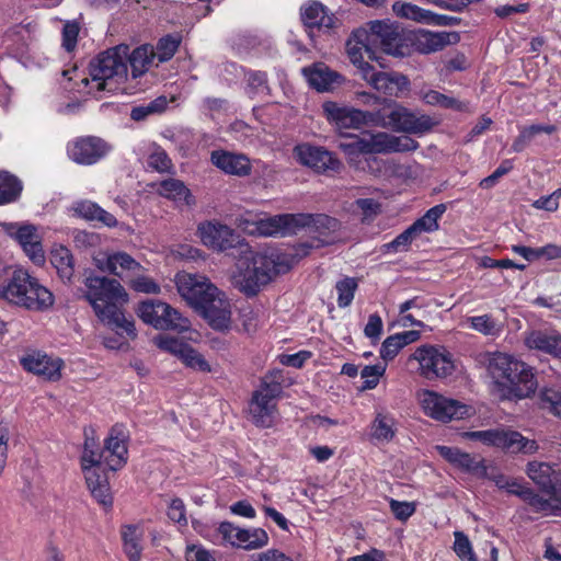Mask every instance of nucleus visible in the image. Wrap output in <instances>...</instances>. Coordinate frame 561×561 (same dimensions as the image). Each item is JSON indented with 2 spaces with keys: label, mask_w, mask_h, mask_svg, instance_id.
<instances>
[{
  "label": "nucleus",
  "mask_w": 561,
  "mask_h": 561,
  "mask_svg": "<svg viewBox=\"0 0 561 561\" xmlns=\"http://www.w3.org/2000/svg\"><path fill=\"white\" fill-rule=\"evenodd\" d=\"M0 296L32 311L47 310L55 301L51 291L23 268L14 270L8 283L0 286Z\"/></svg>",
  "instance_id": "obj_4"
},
{
  "label": "nucleus",
  "mask_w": 561,
  "mask_h": 561,
  "mask_svg": "<svg viewBox=\"0 0 561 561\" xmlns=\"http://www.w3.org/2000/svg\"><path fill=\"white\" fill-rule=\"evenodd\" d=\"M21 191L22 184L14 175L0 171V205L16 201Z\"/></svg>",
  "instance_id": "obj_43"
},
{
  "label": "nucleus",
  "mask_w": 561,
  "mask_h": 561,
  "mask_svg": "<svg viewBox=\"0 0 561 561\" xmlns=\"http://www.w3.org/2000/svg\"><path fill=\"white\" fill-rule=\"evenodd\" d=\"M419 236L413 229L412 226L407 228L403 232L398 234L391 242L386 243L383 245V251L389 252H400V251H407L409 245L412 243L414 239H416Z\"/></svg>",
  "instance_id": "obj_53"
},
{
  "label": "nucleus",
  "mask_w": 561,
  "mask_h": 561,
  "mask_svg": "<svg viewBox=\"0 0 561 561\" xmlns=\"http://www.w3.org/2000/svg\"><path fill=\"white\" fill-rule=\"evenodd\" d=\"M211 163L229 175L244 178L251 174L252 164L243 153H234L226 150H215L210 156Z\"/></svg>",
  "instance_id": "obj_27"
},
{
  "label": "nucleus",
  "mask_w": 561,
  "mask_h": 561,
  "mask_svg": "<svg viewBox=\"0 0 561 561\" xmlns=\"http://www.w3.org/2000/svg\"><path fill=\"white\" fill-rule=\"evenodd\" d=\"M300 217H297V214H282L271 216L264 219H260L255 224V230L260 236L264 237H275V236H290L297 233V220Z\"/></svg>",
  "instance_id": "obj_28"
},
{
  "label": "nucleus",
  "mask_w": 561,
  "mask_h": 561,
  "mask_svg": "<svg viewBox=\"0 0 561 561\" xmlns=\"http://www.w3.org/2000/svg\"><path fill=\"white\" fill-rule=\"evenodd\" d=\"M469 322L472 329L484 335L493 334L495 330V322L489 314L471 317L469 318Z\"/></svg>",
  "instance_id": "obj_63"
},
{
  "label": "nucleus",
  "mask_w": 561,
  "mask_h": 561,
  "mask_svg": "<svg viewBox=\"0 0 561 561\" xmlns=\"http://www.w3.org/2000/svg\"><path fill=\"white\" fill-rule=\"evenodd\" d=\"M127 438L123 425L116 424L111 428L101 450L102 465H105L112 471L119 470L126 465L128 456Z\"/></svg>",
  "instance_id": "obj_19"
},
{
  "label": "nucleus",
  "mask_w": 561,
  "mask_h": 561,
  "mask_svg": "<svg viewBox=\"0 0 561 561\" xmlns=\"http://www.w3.org/2000/svg\"><path fill=\"white\" fill-rule=\"evenodd\" d=\"M561 197V188L556 190L548 196H542L534 202L533 206L537 209L547 211H556L559 207V199Z\"/></svg>",
  "instance_id": "obj_64"
},
{
  "label": "nucleus",
  "mask_w": 561,
  "mask_h": 561,
  "mask_svg": "<svg viewBox=\"0 0 561 561\" xmlns=\"http://www.w3.org/2000/svg\"><path fill=\"white\" fill-rule=\"evenodd\" d=\"M322 111L330 124L336 128H358L364 124L375 122V114L327 101L322 104Z\"/></svg>",
  "instance_id": "obj_18"
},
{
  "label": "nucleus",
  "mask_w": 561,
  "mask_h": 561,
  "mask_svg": "<svg viewBox=\"0 0 561 561\" xmlns=\"http://www.w3.org/2000/svg\"><path fill=\"white\" fill-rule=\"evenodd\" d=\"M293 154L301 165L317 173L339 172L342 167L341 161L331 151L308 142L295 146Z\"/></svg>",
  "instance_id": "obj_15"
},
{
  "label": "nucleus",
  "mask_w": 561,
  "mask_h": 561,
  "mask_svg": "<svg viewBox=\"0 0 561 561\" xmlns=\"http://www.w3.org/2000/svg\"><path fill=\"white\" fill-rule=\"evenodd\" d=\"M237 548L256 550L268 545L270 537L263 528H240Z\"/></svg>",
  "instance_id": "obj_39"
},
{
  "label": "nucleus",
  "mask_w": 561,
  "mask_h": 561,
  "mask_svg": "<svg viewBox=\"0 0 561 561\" xmlns=\"http://www.w3.org/2000/svg\"><path fill=\"white\" fill-rule=\"evenodd\" d=\"M421 403L428 416L440 422L461 420L469 414L466 404L430 390L423 392Z\"/></svg>",
  "instance_id": "obj_13"
},
{
  "label": "nucleus",
  "mask_w": 561,
  "mask_h": 561,
  "mask_svg": "<svg viewBox=\"0 0 561 561\" xmlns=\"http://www.w3.org/2000/svg\"><path fill=\"white\" fill-rule=\"evenodd\" d=\"M112 146L96 136H81L67 145L68 158L77 164L92 165L104 159Z\"/></svg>",
  "instance_id": "obj_12"
},
{
  "label": "nucleus",
  "mask_w": 561,
  "mask_h": 561,
  "mask_svg": "<svg viewBox=\"0 0 561 561\" xmlns=\"http://www.w3.org/2000/svg\"><path fill=\"white\" fill-rule=\"evenodd\" d=\"M436 449L438 454L449 463L479 478V474L484 466L483 459L461 451L457 447L436 446Z\"/></svg>",
  "instance_id": "obj_31"
},
{
  "label": "nucleus",
  "mask_w": 561,
  "mask_h": 561,
  "mask_svg": "<svg viewBox=\"0 0 561 561\" xmlns=\"http://www.w3.org/2000/svg\"><path fill=\"white\" fill-rule=\"evenodd\" d=\"M386 367L381 364L365 366L360 371L364 379L363 389H374L378 385L379 378L385 374Z\"/></svg>",
  "instance_id": "obj_60"
},
{
  "label": "nucleus",
  "mask_w": 561,
  "mask_h": 561,
  "mask_svg": "<svg viewBox=\"0 0 561 561\" xmlns=\"http://www.w3.org/2000/svg\"><path fill=\"white\" fill-rule=\"evenodd\" d=\"M175 285L180 296L196 311L209 296L217 293V287L205 276L185 272L175 275Z\"/></svg>",
  "instance_id": "obj_14"
},
{
  "label": "nucleus",
  "mask_w": 561,
  "mask_h": 561,
  "mask_svg": "<svg viewBox=\"0 0 561 561\" xmlns=\"http://www.w3.org/2000/svg\"><path fill=\"white\" fill-rule=\"evenodd\" d=\"M410 359L419 363V373L427 380L447 378L455 370L453 355L443 346L421 345Z\"/></svg>",
  "instance_id": "obj_8"
},
{
  "label": "nucleus",
  "mask_w": 561,
  "mask_h": 561,
  "mask_svg": "<svg viewBox=\"0 0 561 561\" xmlns=\"http://www.w3.org/2000/svg\"><path fill=\"white\" fill-rule=\"evenodd\" d=\"M454 551L461 561H478L471 542L462 531H455Z\"/></svg>",
  "instance_id": "obj_54"
},
{
  "label": "nucleus",
  "mask_w": 561,
  "mask_h": 561,
  "mask_svg": "<svg viewBox=\"0 0 561 561\" xmlns=\"http://www.w3.org/2000/svg\"><path fill=\"white\" fill-rule=\"evenodd\" d=\"M22 367L49 381H57L61 378L64 360L53 357L41 351H32L20 358Z\"/></svg>",
  "instance_id": "obj_22"
},
{
  "label": "nucleus",
  "mask_w": 561,
  "mask_h": 561,
  "mask_svg": "<svg viewBox=\"0 0 561 561\" xmlns=\"http://www.w3.org/2000/svg\"><path fill=\"white\" fill-rule=\"evenodd\" d=\"M363 50L370 54L368 45L364 44L362 41H358L355 44H353L352 41L347 42L348 58L351 62L358 68L360 76L364 75V66L370 65L363 59Z\"/></svg>",
  "instance_id": "obj_55"
},
{
  "label": "nucleus",
  "mask_w": 561,
  "mask_h": 561,
  "mask_svg": "<svg viewBox=\"0 0 561 561\" xmlns=\"http://www.w3.org/2000/svg\"><path fill=\"white\" fill-rule=\"evenodd\" d=\"M198 232L206 247L220 252L237 249L239 253L241 244L245 243L230 227L218 222L201 224Z\"/></svg>",
  "instance_id": "obj_17"
},
{
  "label": "nucleus",
  "mask_w": 561,
  "mask_h": 561,
  "mask_svg": "<svg viewBox=\"0 0 561 561\" xmlns=\"http://www.w3.org/2000/svg\"><path fill=\"white\" fill-rule=\"evenodd\" d=\"M84 285L87 290L82 297L89 301L99 320L118 334L122 331L131 340L136 339L134 320L126 318L122 310L128 295L121 283L105 276L90 275L85 277Z\"/></svg>",
  "instance_id": "obj_1"
},
{
  "label": "nucleus",
  "mask_w": 561,
  "mask_h": 561,
  "mask_svg": "<svg viewBox=\"0 0 561 561\" xmlns=\"http://www.w3.org/2000/svg\"><path fill=\"white\" fill-rule=\"evenodd\" d=\"M168 106V100L165 96H158L147 104L135 106L130 111V118L136 122L146 119L149 115L160 114Z\"/></svg>",
  "instance_id": "obj_46"
},
{
  "label": "nucleus",
  "mask_w": 561,
  "mask_h": 561,
  "mask_svg": "<svg viewBox=\"0 0 561 561\" xmlns=\"http://www.w3.org/2000/svg\"><path fill=\"white\" fill-rule=\"evenodd\" d=\"M101 465L82 467L87 485L92 496L104 507H111L113 497L110 492V483L106 474L100 471Z\"/></svg>",
  "instance_id": "obj_30"
},
{
  "label": "nucleus",
  "mask_w": 561,
  "mask_h": 561,
  "mask_svg": "<svg viewBox=\"0 0 561 561\" xmlns=\"http://www.w3.org/2000/svg\"><path fill=\"white\" fill-rule=\"evenodd\" d=\"M153 343L157 347L162 351H165L170 354L178 356L180 359L183 356L185 350L188 344L179 340L178 337H173L167 334H159L153 339Z\"/></svg>",
  "instance_id": "obj_51"
},
{
  "label": "nucleus",
  "mask_w": 561,
  "mask_h": 561,
  "mask_svg": "<svg viewBox=\"0 0 561 561\" xmlns=\"http://www.w3.org/2000/svg\"><path fill=\"white\" fill-rule=\"evenodd\" d=\"M460 41L457 32H432L427 30L410 31V55L417 51L423 55L443 50L448 45Z\"/></svg>",
  "instance_id": "obj_16"
},
{
  "label": "nucleus",
  "mask_w": 561,
  "mask_h": 561,
  "mask_svg": "<svg viewBox=\"0 0 561 561\" xmlns=\"http://www.w3.org/2000/svg\"><path fill=\"white\" fill-rule=\"evenodd\" d=\"M323 242L324 241H321V242H318L317 244H314L313 242H301V243H298L297 245L293 247L287 253H284V254L275 253V254L280 257L282 262L287 263L289 265L288 266V270H289L295 263H297L299 260L307 256L312 249L319 248L321 245V243H323Z\"/></svg>",
  "instance_id": "obj_49"
},
{
  "label": "nucleus",
  "mask_w": 561,
  "mask_h": 561,
  "mask_svg": "<svg viewBox=\"0 0 561 561\" xmlns=\"http://www.w3.org/2000/svg\"><path fill=\"white\" fill-rule=\"evenodd\" d=\"M300 19L309 36H314V31L329 33L337 26L339 20L319 1H309L300 8Z\"/></svg>",
  "instance_id": "obj_20"
},
{
  "label": "nucleus",
  "mask_w": 561,
  "mask_h": 561,
  "mask_svg": "<svg viewBox=\"0 0 561 561\" xmlns=\"http://www.w3.org/2000/svg\"><path fill=\"white\" fill-rule=\"evenodd\" d=\"M526 473L542 492L561 503V470L554 469L548 462L529 461Z\"/></svg>",
  "instance_id": "obj_21"
},
{
  "label": "nucleus",
  "mask_w": 561,
  "mask_h": 561,
  "mask_svg": "<svg viewBox=\"0 0 561 561\" xmlns=\"http://www.w3.org/2000/svg\"><path fill=\"white\" fill-rule=\"evenodd\" d=\"M153 57L152 49L147 46L137 47L131 53L128 51L127 65H130L131 77L136 79L147 72Z\"/></svg>",
  "instance_id": "obj_42"
},
{
  "label": "nucleus",
  "mask_w": 561,
  "mask_h": 561,
  "mask_svg": "<svg viewBox=\"0 0 561 561\" xmlns=\"http://www.w3.org/2000/svg\"><path fill=\"white\" fill-rule=\"evenodd\" d=\"M423 101L433 106H439L443 108H453L457 111H463L466 108V104L460 102L459 100L443 94L436 90H430L423 94Z\"/></svg>",
  "instance_id": "obj_47"
},
{
  "label": "nucleus",
  "mask_w": 561,
  "mask_h": 561,
  "mask_svg": "<svg viewBox=\"0 0 561 561\" xmlns=\"http://www.w3.org/2000/svg\"><path fill=\"white\" fill-rule=\"evenodd\" d=\"M368 27V39L375 44L378 43L386 54L398 58L410 56V31L389 20L371 21Z\"/></svg>",
  "instance_id": "obj_7"
},
{
  "label": "nucleus",
  "mask_w": 561,
  "mask_h": 561,
  "mask_svg": "<svg viewBox=\"0 0 561 561\" xmlns=\"http://www.w3.org/2000/svg\"><path fill=\"white\" fill-rule=\"evenodd\" d=\"M393 12L404 19H409L415 22L425 23L427 10L420 8L412 3L396 2L392 5Z\"/></svg>",
  "instance_id": "obj_52"
},
{
  "label": "nucleus",
  "mask_w": 561,
  "mask_h": 561,
  "mask_svg": "<svg viewBox=\"0 0 561 561\" xmlns=\"http://www.w3.org/2000/svg\"><path fill=\"white\" fill-rule=\"evenodd\" d=\"M158 193L174 202H182L187 206L195 205L196 201L190 188L184 184L183 181L178 179H167L160 182Z\"/></svg>",
  "instance_id": "obj_34"
},
{
  "label": "nucleus",
  "mask_w": 561,
  "mask_h": 561,
  "mask_svg": "<svg viewBox=\"0 0 561 561\" xmlns=\"http://www.w3.org/2000/svg\"><path fill=\"white\" fill-rule=\"evenodd\" d=\"M375 125H380L382 127H390L393 130L412 133V134H422L432 128V119L428 116H420L416 117L414 114L409 112L405 107L400 105H393L389 113L383 114H375V122H371Z\"/></svg>",
  "instance_id": "obj_11"
},
{
  "label": "nucleus",
  "mask_w": 561,
  "mask_h": 561,
  "mask_svg": "<svg viewBox=\"0 0 561 561\" xmlns=\"http://www.w3.org/2000/svg\"><path fill=\"white\" fill-rule=\"evenodd\" d=\"M140 319L158 330L187 331L191 327L188 319L170 305L160 300L142 301L138 307Z\"/></svg>",
  "instance_id": "obj_10"
},
{
  "label": "nucleus",
  "mask_w": 561,
  "mask_h": 561,
  "mask_svg": "<svg viewBox=\"0 0 561 561\" xmlns=\"http://www.w3.org/2000/svg\"><path fill=\"white\" fill-rule=\"evenodd\" d=\"M148 165L160 173L170 172L173 168L168 153L161 148H157L150 153L148 157Z\"/></svg>",
  "instance_id": "obj_56"
},
{
  "label": "nucleus",
  "mask_w": 561,
  "mask_h": 561,
  "mask_svg": "<svg viewBox=\"0 0 561 561\" xmlns=\"http://www.w3.org/2000/svg\"><path fill=\"white\" fill-rule=\"evenodd\" d=\"M124 540V550L130 561H139L142 548L140 546V535L135 526H126L122 533Z\"/></svg>",
  "instance_id": "obj_45"
},
{
  "label": "nucleus",
  "mask_w": 561,
  "mask_h": 561,
  "mask_svg": "<svg viewBox=\"0 0 561 561\" xmlns=\"http://www.w3.org/2000/svg\"><path fill=\"white\" fill-rule=\"evenodd\" d=\"M362 78L375 90L388 95L398 96L399 93L409 90L410 80L399 72L377 71L371 65L364 66Z\"/></svg>",
  "instance_id": "obj_23"
},
{
  "label": "nucleus",
  "mask_w": 561,
  "mask_h": 561,
  "mask_svg": "<svg viewBox=\"0 0 561 561\" xmlns=\"http://www.w3.org/2000/svg\"><path fill=\"white\" fill-rule=\"evenodd\" d=\"M128 46L117 45L91 60L90 77L98 91H116L128 76Z\"/></svg>",
  "instance_id": "obj_6"
},
{
  "label": "nucleus",
  "mask_w": 561,
  "mask_h": 561,
  "mask_svg": "<svg viewBox=\"0 0 561 561\" xmlns=\"http://www.w3.org/2000/svg\"><path fill=\"white\" fill-rule=\"evenodd\" d=\"M297 217H300L297 222V232L302 228H310L321 236H327L340 228V222L335 218L324 214H297Z\"/></svg>",
  "instance_id": "obj_33"
},
{
  "label": "nucleus",
  "mask_w": 561,
  "mask_h": 561,
  "mask_svg": "<svg viewBox=\"0 0 561 561\" xmlns=\"http://www.w3.org/2000/svg\"><path fill=\"white\" fill-rule=\"evenodd\" d=\"M337 296V305L340 308L348 307L353 299L355 291L357 289V282L353 277H344L339 280L335 285Z\"/></svg>",
  "instance_id": "obj_50"
},
{
  "label": "nucleus",
  "mask_w": 561,
  "mask_h": 561,
  "mask_svg": "<svg viewBox=\"0 0 561 561\" xmlns=\"http://www.w3.org/2000/svg\"><path fill=\"white\" fill-rule=\"evenodd\" d=\"M394 425L392 416L378 413L371 425V436L379 442H390L396 435Z\"/></svg>",
  "instance_id": "obj_44"
},
{
  "label": "nucleus",
  "mask_w": 561,
  "mask_h": 561,
  "mask_svg": "<svg viewBox=\"0 0 561 561\" xmlns=\"http://www.w3.org/2000/svg\"><path fill=\"white\" fill-rule=\"evenodd\" d=\"M516 496L522 499L531 512L541 516L556 515L561 510V503L554 501L552 495L549 499H545L526 483L523 484Z\"/></svg>",
  "instance_id": "obj_32"
},
{
  "label": "nucleus",
  "mask_w": 561,
  "mask_h": 561,
  "mask_svg": "<svg viewBox=\"0 0 561 561\" xmlns=\"http://www.w3.org/2000/svg\"><path fill=\"white\" fill-rule=\"evenodd\" d=\"M179 44V41L171 36L161 38L157 45V56L159 61L163 62L171 59L178 50Z\"/></svg>",
  "instance_id": "obj_61"
},
{
  "label": "nucleus",
  "mask_w": 561,
  "mask_h": 561,
  "mask_svg": "<svg viewBox=\"0 0 561 561\" xmlns=\"http://www.w3.org/2000/svg\"><path fill=\"white\" fill-rule=\"evenodd\" d=\"M479 478H485L492 481L499 489L505 490L510 494L517 495L523 486V482L515 478H510L495 468L489 469L483 466Z\"/></svg>",
  "instance_id": "obj_41"
},
{
  "label": "nucleus",
  "mask_w": 561,
  "mask_h": 561,
  "mask_svg": "<svg viewBox=\"0 0 561 561\" xmlns=\"http://www.w3.org/2000/svg\"><path fill=\"white\" fill-rule=\"evenodd\" d=\"M181 360L188 367L199 371H210V366L202 354L190 345L185 350Z\"/></svg>",
  "instance_id": "obj_58"
},
{
  "label": "nucleus",
  "mask_w": 561,
  "mask_h": 561,
  "mask_svg": "<svg viewBox=\"0 0 561 561\" xmlns=\"http://www.w3.org/2000/svg\"><path fill=\"white\" fill-rule=\"evenodd\" d=\"M539 449L535 439L523 436L519 432L505 430L502 450L510 454L533 455Z\"/></svg>",
  "instance_id": "obj_35"
},
{
  "label": "nucleus",
  "mask_w": 561,
  "mask_h": 561,
  "mask_svg": "<svg viewBox=\"0 0 561 561\" xmlns=\"http://www.w3.org/2000/svg\"><path fill=\"white\" fill-rule=\"evenodd\" d=\"M288 266L278 255L255 252L248 243H242L231 282L242 294L252 297L275 275L286 273Z\"/></svg>",
  "instance_id": "obj_2"
},
{
  "label": "nucleus",
  "mask_w": 561,
  "mask_h": 561,
  "mask_svg": "<svg viewBox=\"0 0 561 561\" xmlns=\"http://www.w3.org/2000/svg\"><path fill=\"white\" fill-rule=\"evenodd\" d=\"M541 408L561 419V393L547 389L540 396Z\"/></svg>",
  "instance_id": "obj_57"
},
{
  "label": "nucleus",
  "mask_w": 561,
  "mask_h": 561,
  "mask_svg": "<svg viewBox=\"0 0 561 561\" xmlns=\"http://www.w3.org/2000/svg\"><path fill=\"white\" fill-rule=\"evenodd\" d=\"M50 262L61 280L64 283H70L75 273L71 252L65 247H59L51 251Z\"/></svg>",
  "instance_id": "obj_38"
},
{
  "label": "nucleus",
  "mask_w": 561,
  "mask_h": 561,
  "mask_svg": "<svg viewBox=\"0 0 561 561\" xmlns=\"http://www.w3.org/2000/svg\"><path fill=\"white\" fill-rule=\"evenodd\" d=\"M505 428H491L484 431L467 432L465 436L471 440H479L486 446L502 449Z\"/></svg>",
  "instance_id": "obj_48"
},
{
  "label": "nucleus",
  "mask_w": 561,
  "mask_h": 561,
  "mask_svg": "<svg viewBox=\"0 0 561 561\" xmlns=\"http://www.w3.org/2000/svg\"><path fill=\"white\" fill-rule=\"evenodd\" d=\"M524 343L528 350L561 359V334L556 330L528 331L524 335Z\"/></svg>",
  "instance_id": "obj_26"
},
{
  "label": "nucleus",
  "mask_w": 561,
  "mask_h": 561,
  "mask_svg": "<svg viewBox=\"0 0 561 561\" xmlns=\"http://www.w3.org/2000/svg\"><path fill=\"white\" fill-rule=\"evenodd\" d=\"M75 210L80 217L91 221H99L107 227H114L117 224L116 218L111 213L89 201L78 203Z\"/></svg>",
  "instance_id": "obj_37"
},
{
  "label": "nucleus",
  "mask_w": 561,
  "mask_h": 561,
  "mask_svg": "<svg viewBox=\"0 0 561 561\" xmlns=\"http://www.w3.org/2000/svg\"><path fill=\"white\" fill-rule=\"evenodd\" d=\"M102 465V455L98 450V444L93 438H85L84 449L81 456V467Z\"/></svg>",
  "instance_id": "obj_59"
},
{
  "label": "nucleus",
  "mask_w": 561,
  "mask_h": 561,
  "mask_svg": "<svg viewBox=\"0 0 561 561\" xmlns=\"http://www.w3.org/2000/svg\"><path fill=\"white\" fill-rule=\"evenodd\" d=\"M301 71L309 85L318 92H331L344 82V77L324 62H314Z\"/></svg>",
  "instance_id": "obj_25"
},
{
  "label": "nucleus",
  "mask_w": 561,
  "mask_h": 561,
  "mask_svg": "<svg viewBox=\"0 0 561 561\" xmlns=\"http://www.w3.org/2000/svg\"><path fill=\"white\" fill-rule=\"evenodd\" d=\"M197 312L202 314L209 325L219 331L227 330L231 323V307L229 300L217 288V293L209 296Z\"/></svg>",
  "instance_id": "obj_24"
},
{
  "label": "nucleus",
  "mask_w": 561,
  "mask_h": 561,
  "mask_svg": "<svg viewBox=\"0 0 561 561\" xmlns=\"http://www.w3.org/2000/svg\"><path fill=\"white\" fill-rule=\"evenodd\" d=\"M14 238L33 263L41 265L45 262V252L42 245V238L38 234L37 228L35 226H19L14 232Z\"/></svg>",
  "instance_id": "obj_29"
},
{
  "label": "nucleus",
  "mask_w": 561,
  "mask_h": 561,
  "mask_svg": "<svg viewBox=\"0 0 561 561\" xmlns=\"http://www.w3.org/2000/svg\"><path fill=\"white\" fill-rule=\"evenodd\" d=\"M239 530L240 527L233 525L230 522L220 523L218 527V535L221 538V543L230 545L237 548L236 541H239V534H237Z\"/></svg>",
  "instance_id": "obj_62"
},
{
  "label": "nucleus",
  "mask_w": 561,
  "mask_h": 561,
  "mask_svg": "<svg viewBox=\"0 0 561 561\" xmlns=\"http://www.w3.org/2000/svg\"><path fill=\"white\" fill-rule=\"evenodd\" d=\"M446 210V204H437L430 208L421 218L415 220L411 226L413 227L417 236H420L423 232H434L438 230V220L442 218Z\"/></svg>",
  "instance_id": "obj_40"
},
{
  "label": "nucleus",
  "mask_w": 561,
  "mask_h": 561,
  "mask_svg": "<svg viewBox=\"0 0 561 561\" xmlns=\"http://www.w3.org/2000/svg\"><path fill=\"white\" fill-rule=\"evenodd\" d=\"M489 370L493 378L504 380V382H497L499 386L504 387V398H527L537 389L533 368L505 353H496L492 356Z\"/></svg>",
  "instance_id": "obj_3"
},
{
  "label": "nucleus",
  "mask_w": 561,
  "mask_h": 561,
  "mask_svg": "<svg viewBox=\"0 0 561 561\" xmlns=\"http://www.w3.org/2000/svg\"><path fill=\"white\" fill-rule=\"evenodd\" d=\"M98 266L106 272L122 277L126 271H136L140 268V264L125 252H116L104 259L98 260Z\"/></svg>",
  "instance_id": "obj_36"
},
{
  "label": "nucleus",
  "mask_w": 561,
  "mask_h": 561,
  "mask_svg": "<svg viewBox=\"0 0 561 561\" xmlns=\"http://www.w3.org/2000/svg\"><path fill=\"white\" fill-rule=\"evenodd\" d=\"M346 156L350 163L356 162L360 154L407 152L417 149L419 144L413 138L402 135L393 136L385 131L350 136L337 146Z\"/></svg>",
  "instance_id": "obj_5"
},
{
  "label": "nucleus",
  "mask_w": 561,
  "mask_h": 561,
  "mask_svg": "<svg viewBox=\"0 0 561 561\" xmlns=\"http://www.w3.org/2000/svg\"><path fill=\"white\" fill-rule=\"evenodd\" d=\"M282 393L278 382H262L249 403L250 421L257 427L270 428L278 415L276 399Z\"/></svg>",
  "instance_id": "obj_9"
}]
</instances>
